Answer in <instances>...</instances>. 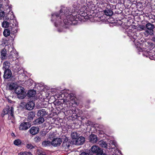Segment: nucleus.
Instances as JSON below:
<instances>
[{"instance_id":"8","label":"nucleus","mask_w":155,"mask_h":155,"mask_svg":"<svg viewBox=\"0 0 155 155\" xmlns=\"http://www.w3.org/2000/svg\"><path fill=\"white\" fill-rule=\"evenodd\" d=\"M85 141V138L81 136L73 141V143L75 145H80L82 144Z\"/></svg>"},{"instance_id":"9","label":"nucleus","mask_w":155,"mask_h":155,"mask_svg":"<svg viewBox=\"0 0 155 155\" xmlns=\"http://www.w3.org/2000/svg\"><path fill=\"white\" fill-rule=\"evenodd\" d=\"M62 142L61 140L59 138L54 139L51 142V144L54 147H57L60 145Z\"/></svg>"},{"instance_id":"16","label":"nucleus","mask_w":155,"mask_h":155,"mask_svg":"<svg viewBox=\"0 0 155 155\" xmlns=\"http://www.w3.org/2000/svg\"><path fill=\"white\" fill-rule=\"evenodd\" d=\"M70 144L71 143L70 141H68L67 138H66L63 142L62 146L65 149H68L70 146Z\"/></svg>"},{"instance_id":"3","label":"nucleus","mask_w":155,"mask_h":155,"mask_svg":"<svg viewBox=\"0 0 155 155\" xmlns=\"http://www.w3.org/2000/svg\"><path fill=\"white\" fill-rule=\"evenodd\" d=\"M131 36L130 37L131 40L133 41L136 46L137 50L139 51H145V48L144 47L145 46V45L144 43H142L140 44L139 43L137 42L136 43V40L137 39V36L136 33L135 32L134 33L131 34Z\"/></svg>"},{"instance_id":"29","label":"nucleus","mask_w":155,"mask_h":155,"mask_svg":"<svg viewBox=\"0 0 155 155\" xmlns=\"http://www.w3.org/2000/svg\"><path fill=\"white\" fill-rule=\"evenodd\" d=\"M79 135L75 131L72 132L71 134V137L72 139H75V140L79 137Z\"/></svg>"},{"instance_id":"21","label":"nucleus","mask_w":155,"mask_h":155,"mask_svg":"<svg viewBox=\"0 0 155 155\" xmlns=\"http://www.w3.org/2000/svg\"><path fill=\"white\" fill-rule=\"evenodd\" d=\"M104 14L108 16H110L113 14V12L111 9H108L107 8L104 11Z\"/></svg>"},{"instance_id":"14","label":"nucleus","mask_w":155,"mask_h":155,"mask_svg":"<svg viewBox=\"0 0 155 155\" xmlns=\"http://www.w3.org/2000/svg\"><path fill=\"white\" fill-rule=\"evenodd\" d=\"M39 131V128L36 127H32L30 129V133L32 135H35L37 134Z\"/></svg>"},{"instance_id":"33","label":"nucleus","mask_w":155,"mask_h":155,"mask_svg":"<svg viewBox=\"0 0 155 155\" xmlns=\"http://www.w3.org/2000/svg\"><path fill=\"white\" fill-rule=\"evenodd\" d=\"M26 147L28 149H32L34 148V147L31 143H28L26 144Z\"/></svg>"},{"instance_id":"48","label":"nucleus","mask_w":155,"mask_h":155,"mask_svg":"<svg viewBox=\"0 0 155 155\" xmlns=\"http://www.w3.org/2000/svg\"><path fill=\"white\" fill-rule=\"evenodd\" d=\"M14 135V134H12V135Z\"/></svg>"},{"instance_id":"47","label":"nucleus","mask_w":155,"mask_h":155,"mask_svg":"<svg viewBox=\"0 0 155 155\" xmlns=\"http://www.w3.org/2000/svg\"><path fill=\"white\" fill-rule=\"evenodd\" d=\"M11 13L12 14H13V13L12 12H11Z\"/></svg>"},{"instance_id":"10","label":"nucleus","mask_w":155,"mask_h":155,"mask_svg":"<svg viewBox=\"0 0 155 155\" xmlns=\"http://www.w3.org/2000/svg\"><path fill=\"white\" fill-rule=\"evenodd\" d=\"M13 113V107H9L8 106L3 109L2 114L4 116L5 115L7 114H12V113Z\"/></svg>"},{"instance_id":"6","label":"nucleus","mask_w":155,"mask_h":155,"mask_svg":"<svg viewBox=\"0 0 155 155\" xmlns=\"http://www.w3.org/2000/svg\"><path fill=\"white\" fill-rule=\"evenodd\" d=\"M63 101L66 104H76V102L74 100V97L70 94H68L67 96L64 99Z\"/></svg>"},{"instance_id":"18","label":"nucleus","mask_w":155,"mask_h":155,"mask_svg":"<svg viewBox=\"0 0 155 155\" xmlns=\"http://www.w3.org/2000/svg\"><path fill=\"white\" fill-rule=\"evenodd\" d=\"M47 112H46L45 109H42L39 110L38 111L37 115L38 116L40 117H44L45 115H47Z\"/></svg>"},{"instance_id":"5","label":"nucleus","mask_w":155,"mask_h":155,"mask_svg":"<svg viewBox=\"0 0 155 155\" xmlns=\"http://www.w3.org/2000/svg\"><path fill=\"white\" fill-rule=\"evenodd\" d=\"M146 27L147 29L144 33V35L147 37L149 35H152L153 34V29L154 26L153 25L150 23H148L146 25Z\"/></svg>"},{"instance_id":"45","label":"nucleus","mask_w":155,"mask_h":155,"mask_svg":"<svg viewBox=\"0 0 155 155\" xmlns=\"http://www.w3.org/2000/svg\"><path fill=\"white\" fill-rule=\"evenodd\" d=\"M112 155H118L116 153H114V154H113Z\"/></svg>"},{"instance_id":"40","label":"nucleus","mask_w":155,"mask_h":155,"mask_svg":"<svg viewBox=\"0 0 155 155\" xmlns=\"http://www.w3.org/2000/svg\"><path fill=\"white\" fill-rule=\"evenodd\" d=\"M38 155H47V154L45 152H41L38 154Z\"/></svg>"},{"instance_id":"34","label":"nucleus","mask_w":155,"mask_h":155,"mask_svg":"<svg viewBox=\"0 0 155 155\" xmlns=\"http://www.w3.org/2000/svg\"><path fill=\"white\" fill-rule=\"evenodd\" d=\"M14 143L16 146H18L21 143V141L19 139H17L15 140L14 142Z\"/></svg>"},{"instance_id":"41","label":"nucleus","mask_w":155,"mask_h":155,"mask_svg":"<svg viewBox=\"0 0 155 155\" xmlns=\"http://www.w3.org/2000/svg\"><path fill=\"white\" fill-rule=\"evenodd\" d=\"M110 143H112L114 145V146L112 147H111L112 148H114L115 147V143H114V141H111L110 142Z\"/></svg>"},{"instance_id":"43","label":"nucleus","mask_w":155,"mask_h":155,"mask_svg":"<svg viewBox=\"0 0 155 155\" xmlns=\"http://www.w3.org/2000/svg\"><path fill=\"white\" fill-rule=\"evenodd\" d=\"M2 5L0 4V9H1V8H2Z\"/></svg>"},{"instance_id":"1","label":"nucleus","mask_w":155,"mask_h":155,"mask_svg":"<svg viewBox=\"0 0 155 155\" xmlns=\"http://www.w3.org/2000/svg\"><path fill=\"white\" fill-rule=\"evenodd\" d=\"M67 8L63 7L60 11L61 15L60 17L57 13L52 15L51 21L54 22L55 26H57V23H58L57 20L63 19V22L65 25H71L73 21H78V15L74 16L71 14V12Z\"/></svg>"},{"instance_id":"7","label":"nucleus","mask_w":155,"mask_h":155,"mask_svg":"<svg viewBox=\"0 0 155 155\" xmlns=\"http://www.w3.org/2000/svg\"><path fill=\"white\" fill-rule=\"evenodd\" d=\"M18 57V53L15 50L12 51L8 56V61L12 62L15 60Z\"/></svg>"},{"instance_id":"2","label":"nucleus","mask_w":155,"mask_h":155,"mask_svg":"<svg viewBox=\"0 0 155 155\" xmlns=\"http://www.w3.org/2000/svg\"><path fill=\"white\" fill-rule=\"evenodd\" d=\"M14 22V20H11L10 22L5 21H4L2 23V26L4 28H7L10 29L11 31V35L12 36L11 37L13 39L15 37V34L17 32V26L16 23L13 22L12 23V21Z\"/></svg>"},{"instance_id":"46","label":"nucleus","mask_w":155,"mask_h":155,"mask_svg":"<svg viewBox=\"0 0 155 155\" xmlns=\"http://www.w3.org/2000/svg\"><path fill=\"white\" fill-rule=\"evenodd\" d=\"M51 135V134L50 133V134H49V137H51L50 136V135Z\"/></svg>"},{"instance_id":"23","label":"nucleus","mask_w":155,"mask_h":155,"mask_svg":"<svg viewBox=\"0 0 155 155\" xmlns=\"http://www.w3.org/2000/svg\"><path fill=\"white\" fill-rule=\"evenodd\" d=\"M10 65V61L8 60L7 61H6L4 62L3 64V68L5 70L9 69Z\"/></svg>"},{"instance_id":"39","label":"nucleus","mask_w":155,"mask_h":155,"mask_svg":"<svg viewBox=\"0 0 155 155\" xmlns=\"http://www.w3.org/2000/svg\"><path fill=\"white\" fill-rule=\"evenodd\" d=\"M139 29L140 31H142L143 30H145V27L143 25H140L139 27Z\"/></svg>"},{"instance_id":"13","label":"nucleus","mask_w":155,"mask_h":155,"mask_svg":"<svg viewBox=\"0 0 155 155\" xmlns=\"http://www.w3.org/2000/svg\"><path fill=\"white\" fill-rule=\"evenodd\" d=\"M12 75L11 71L9 69H7L5 70L4 74L3 76L4 78L7 79L10 78Z\"/></svg>"},{"instance_id":"31","label":"nucleus","mask_w":155,"mask_h":155,"mask_svg":"<svg viewBox=\"0 0 155 155\" xmlns=\"http://www.w3.org/2000/svg\"><path fill=\"white\" fill-rule=\"evenodd\" d=\"M18 155H33L30 152H21L18 153Z\"/></svg>"},{"instance_id":"36","label":"nucleus","mask_w":155,"mask_h":155,"mask_svg":"<svg viewBox=\"0 0 155 155\" xmlns=\"http://www.w3.org/2000/svg\"><path fill=\"white\" fill-rule=\"evenodd\" d=\"M5 15V12L2 10L1 9H0V18L1 19H2V18H4Z\"/></svg>"},{"instance_id":"30","label":"nucleus","mask_w":155,"mask_h":155,"mask_svg":"<svg viewBox=\"0 0 155 155\" xmlns=\"http://www.w3.org/2000/svg\"><path fill=\"white\" fill-rule=\"evenodd\" d=\"M13 113H12V114H8V119L9 120H11L9 122H11L12 123L14 122L15 117L13 115Z\"/></svg>"},{"instance_id":"20","label":"nucleus","mask_w":155,"mask_h":155,"mask_svg":"<svg viewBox=\"0 0 155 155\" xmlns=\"http://www.w3.org/2000/svg\"><path fill=\"white\" fill-rule=\"evenodd\" d=\"M1 58L2 59H5L6 58L7 54V51L6 49H2L1 51Z\"/></svg>"},{"instance_id":"24","label":"nucleus","mask_w":155,"mask_h":155,"mask_svg":"<svg viewBox=\"0 0 155 155\" xmlns=\"http://www.w3.org/2000/svg\"><path fill=\"white\" fill-rule=\"evenodd\" d=\"M35 116V114L33 112L31 111L29 113L28 117V121L31 122Z\"/></svg>"},{"instance_id":"35","label":"nucleus","mask_w":155,"mask_h":155,"mask_svg":"<svg viewBox=\"0 0 155 155\" xmlns=\"http://www.w3.org/2000/svg\"><path fill=\"white\" fill-rule=\"evenodd\" d=\"M34 140L36 143L39 142L41 140V137L37 136L34 138Z\"/></svg>"},{"instance_id":"42","label":"nucleus","mask_w":155,"mask_h":155,"mask_svg":"<svg viewBox=\"0 0 155 155\" xmlns=\"http://www.w3.org/2000/svg\"><path fill=\"white\" fill-rule=\"evenodd\" d=\"M80 155H89V154L88 153H86L84 152L82 153Z\"/></svg>"},{"instance_id":"32","label":"nucleus","mask_w":155,"mask_h":155,"mask_svg":"<svg viewBox=\"0 0 155 155\" xmlns=\"http://www.w3.org/2000/svg\"><path fill=\"white\" fill-rule=\"evenodd\" d=\"M16 84L15 83H11L8 85V88L10 90H13L15 87Z\"/></svg>"},{"instance_id":"50","label":"nucleus","mask_w":155,"mask_h":155,"mask_svg":"<svg viewBox=\"0 0 155 155\" xmlns=\"http://www.w3.org/2000/svg\"><path fill=\"white\" fill-rule=\"evenodd\" d=\"M14 135V134H12V135Z\"/></svg>"},{"instance_id":"28","label":"nucleus","mask_w":155,"mask_h":155,"mask_svg":"<svg viewBox=\"0 0 155 155\" xmlns=\"http://www.w3.org/2000/svg\"><path fill=\"white\" fill-rule=\"evenodd\" d=\"M99 145L101 147L107 148V144L106 143L102 140H101L98 142Z\"/></svg>"},{"instance_id":"17","label":"nucleus","mask_w":155,"mask_h":155,"mask_svg":"<svg viewBox=\"0 0 155 155\" xmlns=\"http://www.w3.org/2000/svg\"><path fill=\"white\" fill-rule=\"evenodd\" d=\"M90 141L92 143H95L97 141V138L96 135L91 134L89 137Z\"/></svg>"},{"instance_id":"11","label":"nucleus","mask_w":155,"mask_h":155,"mask_svg":"<svg viewBox=\"0 0 155 155\" xmlns=\"http://www.w3.org/2000/svg\"><path fill=\"white\" fill-rule=\"evenodd\" d=\"M35 103L33 101H30L27 103L25 105L26 109L28 110H31L34 107Z\"/></svg>"},{"instance_id":"19","label":"nucleus","mask_w":155,"mask_h":155,"mask_svg":"<svg viewBox=\"0 0 155 155\" xmlns=\"http://www.w3.org/2000/svg\"><path fill=\"white\" fill-rule=\"evenodd\" d=\"M45 121L43 117H40L35 120L33 122L34 124L36 125L40 124Z\"/></svg>"},{"instance_id":"49","label":"nucleus","mask_w":155,"mask_h":155,"mask_svg":"<svg viewBox=\"0 0 155 155\" xmlns=\"http://www.w3.org/2000/svg\"><path fill=\"white\" fill-rule=\"evenodd\" d=\"M14 135V134H12V135Z\"/></svg>"},{"instance_id":"38","label":"nucleus","mask_w":155,"mask_h":155,"mask_svg":"<svg viewBox=\"0 0 155 155\" xmlns=\"http://www.w3.org/2000/svg\"><path fill=\"white\" fill-rule=\"evenodd\" d=\"M133 31L132 30H129L128 31H127V33L128 36L129 37H131V34L134 33L135 32H133Z\"/></svg>"},{"instance_id":"27","label":"nucleus","mask_w":155,"mask_h":155,"mask_svg":"<svg viewBox=\"0 0 155 155\" xmlns=\"http://www.w3.org/2000/svg\"><path fill=\"white\" fill-rule=\"evenodd\" d=\"M11 33V31L10 29L9 28L5 29L3 32V35L5 37L9 36Z\"/></svg>"},{"instance_id":"12","label":"nucleus","mask_w":155,"mask_h":155,"mask_svg":"<svg viewBox=\"0 0 155 155\" xmlns=\"http://www.w3.org/2000/svg\"><path fill=\"white\" fill-rule=\"evenodd\" d=\"M30 126L28 123L27 122H23L21 123L19 125V129L21 130H27Z\"/></svg>"},{"instance_id":"25","label":"nucleus","mask_w":155,"mask_h":155,"mask_svg":"<svg viewBox=\"0 0 155 155\" xmlns=\"http://www.w3.org/2000/svg\"><path fill=\"white\" fill-rule=\"evenodd\" d=\"M51 144V142L48 140H45L43 141L42 145L43 147H48L50 146Z\"/></svg>"},{"instance_id":"4","label":"nucleus","mask_w":155,"mask_h":155,"mask_svg":"<svg viewBox=\"0 0 155 155\" xmlns=\"http://www.w3.org/2000/svg\"><path fill=\"white\" fill-rule=\"evenodd\" d=\"M15 92L18 94L19 99H23L26 96V93L24 91V89L21 86L16 87L15 89Z\"/></svg>"},{"instance_id":"37","label":"nucleus","mask_w":155,"mask_h":155,"mask_svg":"<svg viewBox=\"0 0 155 155\" xmlns=\"http://www.w3.org/2000/svg\"><path fill=\"white\" fill-rule=\"evenodd\" d=\"M96 155H107V154L105 153H104L103 150L101 149Z\"/></svg>"},{"instance_id":"44","label":"nucleus","mask_w":155,"mask_h":155,"mask_svg":"<svg viewBox=\"0 0 155 155\" xmlns=\"http://www.w3.org/2000/svg\"><path fill=\"white\" fill-rule=\"evenodd\" d=\"M9 13H10V14H11V12H10V11L9 12V13H8V16L9 15Z\"/></svg>"},{"instance_id":"15","label":"nucleus","mask_w":155,"mask_h":155,"mask_svg":"<svg viewBox=\"0 0 155 155\" xmlns=\"http://www.w3.org/2000/svg\"><path fill=\"white\" fill-rule=\"evenodd\" d=\"M101 149V148L97 145L93 146L91 148L92 152L93 153L96 154Z\"/></svg>"},{"instance_id":"22","label":"nucleus","mask_w":155,"mask_h":155,"mask_svg":"<svg viewBox=\"0 0 155 155\" xmlns=\"http://www.w3.org/2000/svg\"><path fill=\"white\" fill-rule=\"evenodd\" d=\"M36 94V92L34 90H30L28 91L27 93V96L29 97H33L35 96Z\"/></svg>"},{"instance_id":"26","label":"nucleus","mask_w":155,"mask_h":155,"mask_svg":"<svg viewBox=\"0 0 155 155\" xmlns=\"http://www.w3.org/2000/svg\"><path fill=\"white\" fill-rule=\"evenodd\" d=\"M143 55L144 56L149 58L151 60H153L154 58V57H153V55L152 54L151 52L148 53L147 52L145 53V54L143 53Z\"/></svg>"}]
</instances>
